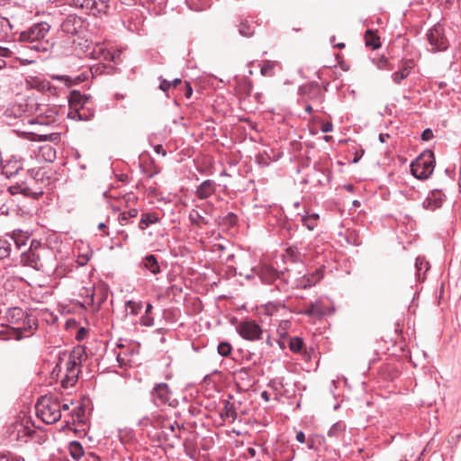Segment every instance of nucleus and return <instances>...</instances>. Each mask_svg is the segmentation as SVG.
<instances>
[{
	"mask_svg": "<svg viewBox=\"0 0 461 461\" xmlns=\"http://www.w3.org/2000/svg\"><path fill=\"white\" fill-rule=\"evenodd\" d=\"M84 353L83 348H77L69 354L63 353L59 357V362L53 369V374L56 373L59 375V373L64 371L61 377V386L63 388H71L77 384L80 373L81 357Z\"/></svg>",
	"mask_w": 461,
	"mask_h": 461,
	"instance_id": "nucleus-1",
	"label": "nucleus"
},
{
	"mask_svg": "<svg viewBox=\"0 0 461 461\" xmlns=\"http://www.w3.org/2000/svg\"><path fill=\"white\" fill-rule=\"evenodd\" d=\"M50 29V26L47 23H35L23 32L19 40L27 43V47L31 50L47 52L53 46V42L48 39Z\"/></svg>",
	"mask_w": 461,
	"mask_h": 461,
	"instance_id": "nucleus-2",
	"label": "nucleus"
},
{
	"mask_svg": "<svg viewBox=\"0 0 461 461\" xmlns=\"http://www.w3.org/2000/svg\"><path fill=\"white\" fill-rule=\"evenodd\" d=\"M29 234L21 230H14L12 234L0 237V259L14 260L22 249L26 247Z\"/></svg>",
	"mask_w": 461,
	"mask_h": 461,
	"instance_id": "nucleus-3",
	"label": "nucleus"
},
{
	"mask_svg": "<svg viewBox=\"0 0 461 461\" xmlns=\"http://www.w3.org/2000/svg\"><path fill=\"white\" fill-rule=\"evenodd\" d=\"M5 318L21 337H28L29 334L27 333L36 330L38 326L36 317L27 313L20 307L8 309Z\"/></svg>",
	"mask_w": 461,
	"mask_h": 461,
	"instance_id": "nucleus-4",
	"label": "nucleus"
},
{
	"mask_svg": "<svg viewBox=\"0 0 461 461\" xmlns=\"http://www.w3.org/2000/svg\"><path fill=\"white\" fill-rule=\"evenodd\" d=\"M37 416L47 424H53L61 418V404L58 397L43 395L35 405Z\"/></svg>",
	"mask_w": 461,
	"mask_h": 461,
	"instance_id": "nucleus-5",
	"label": "nucleus"
},
{
	"mask_svg": "<svg viewBox=\"0 0 461 461\" xmlns=\"http://www.w3.org/2000/svg\"><path fill=\"white\" fill-rule=\"evenodd\" d=\"M89 96L82 95L79 91L73 90L69 96L68 118L75 121H88L94 116L86 105L89 103Z\"/></svg>",
	"mask_w": 461,
	"mask_h": 461,
	"instance_id": "nucleus-6",
	"label": "nucleus"
},
{
	"mask_svg": "<svg viewBox=\"0 0 461 461\" xmlns=\"http://www.w3.org/2000/svg\"><path fill=\"white\" fill-rule=\"evenodd\" d=\"M435 163L434 153L431 150H425L411 162V174L418 179H427L432 175Z\"/></svg>",
	"mask_w": 461,
	"mask_h": 461,
	"instance_id": "nucleus-7",
	"label": "nucleus"
},
{
	"mask_svg": "<svg viewBox=\"0 0 461 461\" xmlns=\"http://www.w3.org/2000/svg\"><path fill=\"white\" fill-rule=\"evenodd\" d=\"M20 251V262L23 266L38 270L42 267L41 257L46 248L41 241L32 240L28 249Z\"/></svg>",
	"mask_w": 461,
	"mask_h": 461,
	"instance_id": "nucleus-8",
	"label": "nucleus"
},
{
	"mask_svg": "<svg viewBox=\"0 0 461 461\" xmlns=\"http://www.w3.org/2000/svg\"><path fill=\"white\" fill-rule=\"evenodd\" d=\"M67 2L69 5L85 9L95 16L105 14L110 7V0H67Z\"/></svg>",
	"mask_w": 461,
	"mask_h": 461,
	"instance_id": "nucleus-9",
	"label": "nucleus"
},
{
	"mask_svg": "<svg viewBox=\"0 0 461 461\" xmlns=\"http://www.w3.org/2000/svg\"><path fill=\"white\" fill-rule=\"evenodd\" d=\"M427 38L434 52L447 50L449 42L445 35L444 27L440 23L435 24L427 33Z\"/></svg>",
	"mask_w": 461,
	"mask_h": 461,
	"instance_id": "nucleus-10",
	"label": "nucleus"
},
{
	"mask_svg": "<svg viewBox=\"0 0 461 461\" xmlns=\"http://www.w3.org/2000/svg\"><path fill=\"white\" fill-rule=\"evenodd\" d=\"M236 330L242 339L249 341L260 339L264 333L260 325L253 320H245L240 321L236 327Z\"/></svg>",
	"mask_w": 461,
	"mask_h": 461,
	"instance_id": "nucleus-11",
	"label": "nucleus"
},
{
	"mask_svg": "<svg viewBox=\"0 0 461 461\" xmlns=\"http://www.w3.org/2000/svg\"><path fill=\"white\" fill-rule=\"evenodd\" d=\"M84 29V21L79 16L69 14L60 23V32L68 36L79 34Z\"/></svg>",
	"mask_w": 461,
	"mask_h": 461,
	"instance_id": "nucleus-12",
	"label": "nucleus"
},
{
	"mask_svg": "<svg viewBox=\"0 0 461 461\" xmlns=\"http://www.w3.org/2000/svg\"><path fill=\"white\" fill-rule=\"evenodd\" d=\"M152 401L155 405H171L172 393L166 383L157 384L151 392Z\"/></svg>",
	"mask_w": 461,
	"mask_h": 461,
	"instance_id": "nucleus-13",
	"label": "nucleus"
},
{
	"mask_svg": "<svg viewBox=\"0 0 461 461\" xmlns=\"http://www.w3.org/2000/svg\"><path fill=\"white\" fill-rule=\"evenodd\" d=\"M444 197L445 195L440 190H433L424 199L422 206L427 210L435 211L442 206Z\"/></svg>",
	"mask_w": 461,
	"mask_h": 461,
	"instance_id": "nucleus-14",
	"label": "nucleus"
},
{
	"mask_svg": "<svg viewBox=\"0 0 461 461\" xmlns=\"http://www.w3.org/2000/svg\"><path fill=\"white\" fill-rule=\"evenodd\" d=\"M217 184L212 179L203 181L195 189L194 194L200 200H205L215 194Z\"/></svg>",
	"mask_w": 461,
	"mask_h": 461,
	"instance_id": "nucleus-15",
	"label": "nucleus"
},
{
	"mask_svg": "<svg viewBox=\"0 0 461 461\" xmlns=\"http://www.w3.org/2000/svg\"><path fill=\"white\" fill-rule=\"evenodd\" d=\"M23 169V161L15 158H12L2 164L0 167V173L5 177L10 178L16 176Z\"/></svg>",
	"mask_w": 461,
	"mask_h": 461,
	"instance_id": "nucleus-16",
	"label": "nucleus"
},
{
	"mask_svg": "<svg viewBox=\"0 0 461 461\" xmlns=\"http://www.w3.org/2000/svg\"><path fill=\"white\" fill-rule=\"evenodd\" d=\"M299 313L310 317L321 318L325 314V312L322 306V302L321 300H317L306 304Z\"/></svg>",
	"mask_w": 461,
	"mask_h": 461,
	"instance_id": "nucleus-17",
	"label": "nucleus"
},
{
	"mask_svg": "<svg viewBox=\"0 0 461 461\" xmlns=\"http://www.w3.org/2000/svg\"><path fill=\"white\" fill-rule=\"evenodd\" d=\"M88 55L94 59H103L105 61H111L113 59V54L100 43L95 44Z\"/></svg>",
	"mask_w": 461,
	"mask_h": 461,
	"instance_id": "nucleus-18",
	"label": "nucleus"
},
{
	"mask_svg": "<svg viewBox=\"0 0 461 461\" xmlns=\"http://www.w3.org/2000/svg\"><path fill=\"white\" fill-rule=\"evenodd\" d=\"M412 68H413L412 60L408 59V60L404 61L402 68L392 75L393 81L395 84L400 85L402 83V81L403 79H405L410 75Z\"/></svg>",
	"mask_w": 461,
	"mask_h": 461,
	"instance_id": "nucleus-19",
	"label": "nucleus"
},
{
	"mask_svg": "<svg viewBox=\"0 0 461 461\" xmlns=\"http://www.w3.org/2000/svg\"><path fill=\"white\" fill-rule=\"evenodd\" d=\"M141 267L149 270L152 275H158L161 271L158 259L154 255H147L142 259Z\"/></svg>",
	"mask_w": 461,
	"mask_h": 461,
	"instance_id": "nucleus-20",
	"label": "nucleus"
},
{
	"mask_svg": "<svg viewBox=\"0 0 461 461\" xmlns=\"http://www.w3.org/2000/svg\"><path fill=\"white\" fill-rule=\"evenodd\" d=\"M365 43L366 46L372 50H376L381 47L380 37L377 32L372 29H367L365 32Z\"/></svg>",
	"mask_w": 461,
	"mask_h": 461,
	"instance_id": "nucleus-21",
	"label": "nucleus"
},
{
	"mask_svg": "<svg viewBox=\"0 0 461 461\" xmlns=\"http://www.w3.org/2000/svg\"><path fill=\"white\" fill-rule=\"evenodd\" d=\"M258 276L263 283L270 285L276 280L278 275L276 270L272 267L263 266L259 270Z\"/></svg>",
	"mask_w": 461,
	"mask_h": 461,
	"instance_id": "nucleus-22",
	"label": "nucleus"
},
{
	"mask_svg": "<svg viewBox=\"0 0 461 461\" xmlns=\"http://www.w3.org/2000/svg\"><path fill=\"white\" fill-rule=\"evenodd\" d=\"M322 277L323 270L321 267L316 269L312 274L304 276L302 281V286L307 288L315 285Z\"/></svg>",
	"mask_w": 461,
	"mask_h": 461,
	"instance_id": "nucleus-23",
	"label": "nucleus"
},
{
	"mask_svg": "<svg viewBox=\"0 0 461 461\" xmlns=\"http://www.w3.org/2000/svg\"><path fill=\"white\" fill-rule=\"evenodd\" d=\"M346 431V424L342 421L334 423L328 430V437L330 438L339 439L343 438Z\"/></svg>",
	"mask_w": 461,
	"mask_h": 461,
	"instance_id": "nucleus-24",
	"label": "nucleus"
},
{
	"mask_svg": "<svg viewBox=\"0 0 461 461\" xmlns=\"http://www.w3.org/2000/svg\"><path fill=\"white\" fill-rule=\"evenodd\" d=\"M320 216L316 212L301 215V221L309 230H313L318 224Z\"/></svg>",
	"mask_w": 461,
	"mask_h": 461,
	"instance_id": "nucleus-25",
	"label": "nucleus"
},
{
	"mask_svg": "<svg viewBox=\"0 0 461 461\" xmlns=\"http://www.w3.org/2000/svg\"><path fill=\"white\" fill-rule=\"evenodd\" d=\"M158 216L156 212H147L141 215L139 228L142 230H146L150 224L158 221Z\"/></svg>",
	"mask_w": 461,
	"mask_h": 461,
	"instance_id": "nucleus-26",
	"label": "nucleus"
},
{
	"mask_svg": "<svg viewBox=\"0 0 461 461\" xmlns=\"http://www.w3.org/2000/svg\"><path fill=\"white\" fill-rule=\"evenodd\" d=\"M44 194L43 186L33 187L28 185H23L22 194L26 197H32L34 200H38Z\"/></svg>",
	"mask_w": 461,
	"mask_h": 461,
	"instance_id": "nucleus-27",
	"label": "nucleus"
},
{
	"mask_svg": "<svg viewBox=\"0 0 461 461\" xmlns=\"http://www.w3.org/2000/svg\"><path fill=\"white\" fill-rule=\"evenodd\" d=\"M68 450H69L70 456L77 461H79L85 454L82 445L78 441H76V440L71 441L69 443Z\"/></svg>",
	"mask_w": 461,
	"mask_h": 461,
	"instance_id": "nucleus-28",
	"label": "nucleus"
},
{
	"mask_svg": "<svg viewBox=\"0 0 461 461\" xmlns=\"http://www.w3.org/2000/svg\"><path fill=\"white\" fill-rule=\"evenodd\" d=\"M278 66L276 61L264 60L260 65V74L263 77H274L275 76V68Z\"/></svg>",
	"mask_w": 461,
	"mask_h": 461,
	"instance_id": "nucleus-29",
	"label": "nucleus"
},
{
	"mask_svg": "<svg viewBox=\"0 0 461 461\" xmlns=\"http://www.w3.org/2000/svg\"><path fill=\"white\" fill-rule=\"evenodd\" d=\"M239 32L241 36L251 37L255 32L254 23L248 20H242L239 24Z\"/></svg>",
	"mask_w": 461,
	"mask_h": 461,
	"instance_id": "nucleus-30",
	"label": "nucleus"
},
{
	"mask_svg": "<svg viewBox=\"0 0 461 461\" xmlns=\"http://www.w3.org/2000/svg\"><path fill=\"white\" fill-rule=\"evenodd\" d=\"M138 210L135 208L129 209L128 211L122 212L119 215V222L121 225H126L131 219L138 216Z\"/></svg>",
	"mask_w": 461,
	"mask_h": 461,
	"instance_id": "nucleus-31",
	"label": "nucleus"
},
{
	"mask_svg": "<svg viewBox=\"0 0 461 461\" xmlns=\"http://www.w3.org/2000/svg\"><path fill=\"white\" fill-rule=\"evenodd\" d=\"M176 426L177 427L178 430H180V426L177 424L176 421L172 422L168 419H161L160 420L161 429H168L171 433H173V436L175 438H179L180 435L176 433Z\"/></svg>",
	"mask_w": 461,
	"mask_h": 461,
	"instance_id": "nucleus-32",
	"label": "nucleus"
},
{
	"mask_svg": "<svg viewBox=\"0 0 461 461\" xmlns=\"http://www.w3.org/2000/svg\"><path fill=\"white\" fill-rule=\"evenodd\" d=\"M415 267L417 270L416 274L418 276V278H420L421 272H423L422 274L425 275L426 272L429 269V262L424 258L418 257L416 258Z\"/></svg>",
	"mask_w": 461,
	"mask_h": 461,
	"instance_id": "nucleus-33",
	"label": "nucleus"
},
{
	"mask_svg": "<svg viewBox=\"0 0 461 461\" xmlns=\"http://www.w3.org/2000/svg\"><path fill=\"white\" fill-rule=\"evenodd\" d=\"M61 78L63 80H65V82L68 86H72V85H77V84L86 81L88 78V73L83 72L75 77H70L68 76H62Z\"/></svg>",
	"mask_w": 461,
	"mask_h": 461,
	"instance_id": "nucleus-34",
	"label": "nucleus"
},
{
	"mask_svg": "<svg viewBox=\"0 0 461 461\" xmlns=\"http://www.w3.org/2000/svg\"><path fill=\"white\" fill-rule=\"evenodd\" d=\"M189 220L193 225L202 226L203 224H207L208 221L205 220L203 216L200 214V212L196 210L191 211L189 213Z\"/></svg>",
	"mask_w": 461,
	"mask_h": 461,
	"instance_id": "nucleus-35",
	"label": "nucleus"
},
{
	"mask_svg": "<svg viewBox=\"0 0 461 461\" xmlns=\"http://www.w3.org/2000/svg\"><path fill=\"white\" fill-rule=\"evenodd\" d=\"M142 306L140 303L129 300L125 303V310L128 313L131 315H138L141 310Z\"/></svg>",
	"mask_w": 461,
	"mask_h": 461,
	"instance_id": "nucleus-36",
	"label": "nucleus"
},
{
	"mask_svg": "<svg viewBox=\"0 0 461 461\" xmlns=\"http://www.w3.org/2000/svg\"><path fill=\"white\" fill-rule=\"evenodd\" d=\"M303 341L301 338L294 337V338L290 339L289 348L291 351H293L294 353L300 352L301 349L303 348Z\"/></svg>",
	"mask_w": 461,
	"mask_h": 461,
	"instance_id": "nucleus-37",
	"label": "nucleus"
},
{
	"mask_svg": "<svg viewBox=\"0 0 461 461\" xmlns=\"http://www.w3.org/2000/svg\"><path fill=\"white\" fill-rule=\"evenodd\" d=\"M218 353L222 357H228L232 350V347L229 342L223 341L218 345Z\"/></svg>",
	"mask_w": 461,
	"mask_h": 461,
	"instance_id": "nucleus-38",
	"label": "nucleus"
},
{
	"mask_svg": "<svg viewBox=\"0 0 461 461\" xmlns=\"http://www.w3.org/2000/svg\"><path fill=\"white\" fill-rule=\"evenodd\" d=\"M43 158L46 160L52 161L56 158V151L50 146H44L41 149Z\"/></svg>",
	"mask_w": 461,
	"mask_h": 461,
	"instance_id": "nucleus-39",
	"label": "nucleus"
},
{
	"mask_svg": "<svg viewBox=\"0 0 461 461\" xmlns=\"http://www.w3.org/2000/svg\"><path fill=\"white\" fill-rule=\"evenodd\" d=\"M373 62L376 65L379 69L382 70H391L392 68L388 62V59L384 57H380L377 59H373Z\"/></svg>",
	"mask_w": 461,
	"mask_h": 461,
	"instance_id": "nucleus-40",
	"label": "nucleus"
},
{
	"mask_svg": "<svg viewBox=\"0 0 461 461\" xmlns=\"http://www.w3.org/2000/svg\"><path fill=\"white\" fill-rule=\"evenodd\" d=\"M92 255V251H87L86 253L78 255L77 258V265L80 267L86 265L87 262L90 260Z\"/></svg>",
	"mask_w": 461,
	"mask_h": 461,
	"instance_id": "nucleus-41",
	"label": "nucleus"
},
{
	"mask_svg": "<svg viewBox=\"0 0 461 461\" xmlns=\"http://www.w3.org/2000/svg\"><path fill=\"white\" fill-rule=\"evenodd\" d=\"M32 174H34V176H33L34 182H38L39 180H41V185L44 184L45 181H44L43 177L45 175V171H43L42 169L40 168V169L36 170L35 172H34V170H32Z\"/></svg>",
	"mask_w": 461,
	"mask_h": 461,
	"instance_id": "nucleus-42",
	"label": "nucleus"
},
{
	"mask_svg": "<svg viewBox=\"0 0 461 461\" xmlns=\"http://www.w3.org/2000/svg\"><path fill=\"white\" fill-rule=\"evenodd\" d=\"M221 418L231 417L233 420L236 418V412L232 407L226 406L224 412L221 414Z\"/></svg>",
	"mask_w": 461,
	"mask_h": 461,
	"instance_id": "nucleus-43",
	"label": "nucleus"
},
{
	"mask_svg": "<svg viewBox=\"0 0 461 461\" xmlns=\"http://www.w3.org/2000/svg\"><path fill=\"white\" fill-rule=\"evenodd\" d=\"M59 139V134L58 133H51V134H48V135H38V140H51V141H55Z\"/></svg>",
	"mask_w": 461,
	"mask_h": 461,
	"instance_id": "nucleus-44",
	"label": "nucleus"
},
{
	"mask_svg": "<svg viewBox=\"0 0 461 461\" xmlns=\"http://www.w3.org/2000/svg\"><path fill=\"white\" fill-rule=\"evenodd\" d=\"M311 89L312 90L313 94L315 95V98L320 102L321 103L323 101V95L321 94V90H320V87L316 85V86H311Z\"/></svg>",
	"mask_w": 461,
	"mask_h": 461,
	"instance_id": "nucleus-45",
	"label": "nucleus"
},
{
	"mask_svg": "<svg viewBox=\"0 0 461 461\" xmlns=\"http://www.w3.org/2000/svg\"><path fill=\"white\" fill-rule=\"evenodd\" d=\"M433 137V131L429 128L425 129L421 133V140L424 141L430 140Z\"/></svg>",
	"mask_w": 461,
	"mask_h": 461,
	"instance_id": "nucleus-46",
	"label": "nucleus"
},
{
	"mask_svg": "<svg viewBox=\"0 0 461 461\" xmlns=\"http://www.w3.org/2000/svg\"><path fill=\"white\" fill-rule=\"evenodd\" d=\"M160 83H159V89L163 92H167L168 89L171 87L170 81L164 79L162 77H159Z\"/></svg>",
	"mask_w": 461,
	"mask_h": 461,
	"instance_id": "nucleus-47",
	"label": "nucleus"
},
{
	"mask_svg": "<svg viewBox=\"0 0 461 461\" xmlns=\"http://www.w3.org/2000/svg\"><path fill=\"white\" fill-rule=\"evenodd\" d=\"M104 69H105V67L100 66V65H95V66H93L92 68H90V73L93 76L100 75V74H103Z\"/></svg>",
	"mask_w": 461,
	"mask_h": 461,
	"instance_id": "nucleus-48",
	"label": "nucleus"
},
{
	"mask_svg": "<svg viewBox=\"0 0 461 461\" xmlns=\"http://www.w3.org/2000/svg\"><path fill=\"white\" fill-rule=\"evenodd\" d=\"M23 185H12L8 188V191L12 195L21 194H22Z\"/></svg>",
	"mask_w": 461,
	"mask_h": 461,
	"instance_id": "nucleus-49",
	"label": "nucleus"
},
{
	"mask_svg": "<svg viewBox=\"0 0 461 461\" xmlns=\"http://www.w3.org/2000/svg\"><path fill=\"white\" fill-rule=\"evenodd\" d=\"M306 443H307V447L309 449L316 450L318 448L316 438H313V437L309 438L307 439Z\"/></svg>",
	"mask_w": 461,
	"mask_h": 461,
	"instance_id": "nucleus-50",
	"label": "nucleus"
},
{
	"mask_svg": "<svg viewBox=\"0 0 461 461\" xmlns=\"http://www.w3.org/2000/svg\"><path fill=\"white\" fill-rule=\"evenodd\" d=\"M151 424H152V421H151V419L149 417H143L142 419H140L139 420V425L140 427H142L143 429L147 428L148 426H149Z\"/></svg>",
	"mask_w": 461,
	"mask_h": 461,
	"instance_id": "nucleus-51",
	"label": "nucleus"
},
{
	"mask_svg": "<svg viewBox=\"0 0 461 461\" xmlns=\"http://www.w3.org/2000/svg\"><path fill=\"white\" fill-rule=\"evenodd\" d=\"M192 95H193V88H192L190 83L185 81V96L189 99L192 96Z\"/></svg>",
	"mask_w": 461,
	"mask_h": 461,
	"instance_id": "nucleus-52",
	"label": "nucleus"
},
{
	"mask_svg": "<svg viewBox=\"0 0 461 461\" xmlns=\"http://www.w3.org/2000/svg\"><path fill=\"white\" fill-rule=\"evenodd\" d=\"M141 324L144 326H151L153 325V319L150 318L149 314H146V316L141 318Z\"/></svg>",
	"mask_w": 461,
	"mask_h": 461,
	"instance_id": "nucleus-53",
	"label": "nucleus"
},
{
	"mask_svg": "<svg viewBox=\"0 0 461 461\" xmlns=\"http://www.w3.org/2000/svg\"><path fill=\"white\" fill-rule=\"evenodd\" d=\"M11 55L12 51L9 49L0 47V59H3L5 57H11Z\"/></svg>",
	"mask_w": 461,
	"mask_h": 461,
	"instance_id": "nucleus-54",
	"label": "nucleus"
},
{
	"mask_svg": "<svg viewBox=\"0 0 461 461\" xmlns=\"http://www.w3.org/2000/svg\"><path fill=\"white\" fill-rule=\"evenodd\" d=\"M321 131L322 132H330L333 130V125L331 122H326L321 125Z\"/></svg>",
	"mask_w": 461,
	"mask_h": 461,
	"instance_id": "nucleus-55",
	"label": "nucleus"
},
{
	"mask_svg": "<svg viewBox=\"0 0 461 461\" xmlns=\"http://www.w3.org/2000/svg\"><path fill=\"white\" fill-rule=\"evenodd\" d=\"M296 440L300 443H303L306 441L305 434L303 431H299L296 433Z\"/></svg>",
	"mask_w": 461,
	"mask_h": 461,
	"instance_id": "nucleus-56",
	"label": "nucleus"
},
{
	"mask_svg": "<svg viewBox=\"0 0 461 461\" xmlns=\"http://www.w3.org/2000/svg\"><path fill=\"white\" fill-rule=\"evenodd\" d=\"M227 218L229 219L231 224H234L236 222L237 216L233 212H230L227 215Z\"/></svg>",
	"mask_w": 461,
	"mask_h": 461,
	"instance_id": "nucleus-57",
	"label": "nucleus"
},
{
	"mask_svg": "<svg viewBox=\"0 0 461 461\" xmlns=\"http://www.w3.org/2000/svg\"><path fill=\"white\" fill-rule=\"evenodd\" d=\"M155 151L157 153H161L163 156H166L167 152L166 150L163 149V147L161 145H158L155 147Z\"/></svg>",
	"mask_w": 461,
	"mask_h": 461,
	"instance_id": "nucleus-58",
	"label": "nucleus"
},
{
	"mask_svg": "<svg viewBox=\"0 0 461 461\" xmlns=\"http://www.w3.org/2000/svg\"><path fill=\"white\" fill-rule=\"evenodd\" d=\"M0 214H4V215H8L9 214V210H8V207L6 205L3 204L0 207Z\"/></svg>",
	"mask_w": 461,
	"mask_h": 461,
	"instance_id": "nucleus-59",
	"label": "nucleus"
},
{
	"mask_svg": "<svg viewBox=\"0 0 461 461\" xmlns=\"http://www.w3.org/2000/svg\"><path fill=\"white\" fill-rule=\"evenodd\" d=\"M181 79L180 78H175L174 80L170 81V84H171V87H176L178 85L181 84Z\"/></svg>",
	"mask_w": 461,
	"mask_h": 461,
	"instance_id": "nucleus-60",
	"label": "nucleus"
},
{
	"mask_svg": "<svg viewBox=\"0 0 461 461\" xmlns=\"http://www.w3.org/2000/svg\"><path fill=\"white\" fill-rule=\"evenodd\" d=\"M389 137H390L389 134L380 133L379 140L384 143V142H385L386 139H388Z\"/></svg>",
	"mask_w": 461,
	"mask_h": 461,
	"instance_id": "nucleus-61",
	"label": "nucleus"
},
{
	"mask_svg": "<svg viewBox=\"0 0 461 461\" xmlns=\"http://www.w3.org/2000/svg\"><path fill=\"white\" fill-rule=\"evenodd\" d=\"M248 452L249 454L250 455V456L254 457L256 456V449H254L253 447H249L248 448Z\"/></svg>",
	"mask_w": 461,
	"mask_h": 461,
	"instance_id": "nucleus-62",
	"label": "nucleus"
},
{
	"mask_svg": "<svg viewBox=\"0 0 461 461\" xmlns=\"http://www.w3.org/2000/svg\"><path fill=\"white\" fill-rule=\"evenodd\" d=\"M313 109H312V106L311 104H307L305 106V112L309 114H311L312 113Z\"/></svg>",
	"mask_w": 461,
	"mask_h": 461,
	"instance_id": "nucleus-63",
	"label": "nucleus"
},
{
	"mask_svg": "<svg viewBox=\"0 0 461 461\" xmlns=\"http://www.w3.org/2000/svg\"><path fill=\"white\" fill-rule=\"evenodd\" d=\"M0 461H10L8 456L6 455L1 454L0 455Z\"/></svg>",
	"mask_w": 461,
	"mask_h": 461,
	"instance_id": "nucleus-64",
	"label": "nucleus"
}]
</instances>
